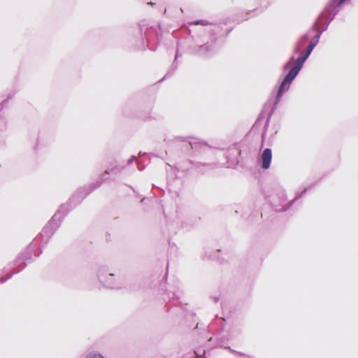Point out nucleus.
<instances>
[{"label":"nucleus","instance_id":"f257e3e1","mask_svg":"<svg viewBox=\"0 0 358 358\" xmlns=\"http://www.w3.org/2000/svg\"><path fill=\"white\" fill-rule=\"evenodd\" d=\"M232 28H223L220 24H212L208 31L199 30L192 34L188 29L177 43L176 59L181 56L180 51L187 52L203 59L215 55L220 50L224 38Z\"/></svg>","mask_w":358,"mask_h":358},{"label":"nucleus","instance_id":"f03ea898","mask_svg":"<svg viewBox=\"0 0 358 358\" xmlns=\"http://www.w3.org/2000/svg\"><path fill=\"white\" fill-rule=\"evenodd\" d=\"M241 331V325L238 322L229 324L224 318L215 315L208 326V332L200 333L197 341L199 345L194 348V352L197 357H203L210 349H227L228 341L238 335Z\"/></svg>","mask_w":358,"mask_h":358},{"label":"nucleus","instance_id":"7ed1b4c3","mask_svg":"<svg viewBox=\"0 0 358 358\" xmlns=\"http://www.w3.org/2000/svg\"><path fill=\"white\" fill-rule=\"evenodd\" d=\"M128 47L134 50L155 51L160 41L161 26L158 22L141 20L127 31Z\"/></svg>","mask_w":358,"mask_h":358},{"label":"nucleus","instance_id":"20e7f679","mask_svg":"<svg viewBox=\"0 0 358 358\" xmlns=\"http://www.w3.org/2000/svg\"><path fill=\"white\" fill-rule=\"evenodd\" d=\"M66 206H61L57 210L55 215L50 220L48 223L43 227L42 231L36 237V238L30 243L24 251L19 254L15 259V265H18L20 262L22 266L15 271V273H20L27 264L33 261V255L35 257H38L42 253V250L40 248L37 250L38 248H43L48 243L51 236L55 234L57 229L59 227L64 216L62 215V211Z\"/></svg>","mask_w":358,"mask_h":358},{"label":"nucleus","instance_id":"39448f33","mask_svg":"<svg viewBox=\"0 0 358 358\" xmlns=\"http://www.w3.org/2000/svg\"><path fill=\"white\" fill-rule=\"evenodd\" d=\"M287 73H286L285 77L282 78V80H281V82L278 86V90H277V92H276V94L275 96L274 103H273V104L271 108V110L266 119V121H265V123L264 125L263 131L262 134V143L265 140L266 131L268 128L270 120L271 118L272 115L273 114L274 111L276 110L277 106L280 102L282 96L284 95V94L285 92H287L289 90L291 84L294 80L296 77L298 76L295 73H294V71H292L290 69H287Z\"/></svg>","mask_w":358,"mask_h":358},{"label":"nucleus","instance_id":"423d86ee","mask_svg":"<svg viewBox=\"0 0 358 358\" xmlns=\"http://www.w3.org/2000/svg\"><path fill=\"white\" fill-rule=\"evenodd\" d=\"M347 0H329L315 21H318V29L322 32L327 30L330 23L340 11Z\"/></svg>","mask_w":358,"mask_h":358},{"label":"nucleus","instance_id":"0eeeda50","mask_svg":"<svg viewBox=\"0 0 358 358\" xmlns=\"http://www.w3.org/2000/svg\"><path fill=\"white\" fill-rule=\"evenodd\" d=\"M310 187H306L301 192H297L295 194L294 198L289 201L287 203L283 204L287 199L285 191L282 189L279 188L276 194L273 196L266 195V199L270 203L271 206L276 212H285L287 211L293 204L299 199L302 198L307 192L308 189Z\"/></svg>","mask_w":358,"mask_h":358},{"label":"nucleus","instance_id":"6e6552de","mask_svg":"<svg viewBox=\"0 0 358 358\" xmlns=\"http://www.w3.org/2000/svg\"><path fill=\"white\" fill-rule=\"evenodd\" d=\"M101 185V182L99 180H96L92 183L78 188L69 199L66 203L61 205L66 206V207L63 209V211H62V215L65 217L69 211L79 205L87 195H89L96 189L99 188Z\"/></svg>","mask_w":358,"mask_h":358},{"label":"nucleus","instance_id":"1a4fd4ad","mask_svg":"<svg viewBox=\"0 0 358 358\" xmlns=\"http://www.w3.org/2000/svg\"><path fill=\"white\" fill-rule=\"evenodd\" d=\"M245 142L236 143L230 145L226 151V159L228 168H235L247 154L244 150Z\"/></svg>","mask_w":358,"mask_h":358},{"label":"nucleus","instance_id":"9d476101","mask_svg":"<svg viewBox=\"0 0 358 358\" xmlns=\"http://www.w3.org/2000/svg\"><path fill=\"white\" fill-rule=\"evenodd\" d=\"M313 50L314 48H312V46L308 45L306 50L300 54L296 59L294 56H291L289 60L283 65L282 71H286L287 69H290L298 75Z\"/></svg>","mask_w":358,"mask_h":358},{"label":"nucleus","instance_id":"9b49d317","mask_svg":"<svg viewBox=\"0 0 358 358\" xmlns=\"http://www.w3.org/2000/svg\"><path fill=\"white\" fill-rule=\"evenodd\" d=\"M108 268L106 266H101L97 271V278L99 282L106 288L120 289L123 283L120 279H116L115 274L110 273L107 275Z\"/></svg>","mask_w":358,"mask_h":358},{"label":"nucleus","instance_id":"f8f14e48","mask_svg":"<svg viewBox=\"0 0 358 358\" xmlns=\"http://www.w3.org/2000/svg\"><path fill=\"white\" fill-rule=\"evenodd\" d=\"M190 137L171 136L166 137L164 141L170 145H176L185 152H189L196 147V143L189 141Z\"/></svg>","mask_w":358,"mask_h":358},{"label":"nucleus","instance_id":"ddd939ff","mask_svg":"<svg viewBox=\"0 0 358 358\" xmlns=\"http://www.w3.org/2000/svg\"><path fill=\"white\" fill-rule=\"evenodd\" d=\"M162 299L166 303V311H170L171 307L169 303H173L176 308L179 307L180 310L182 311V303L180 301V297L173 292L165 290L162 294Z\"/></svg>","mask_w":358,"mask_h":358},{"label":"nucleus","instance_id":"4468645a","mask_svg":"<svg viewBox=\"0 0 358 358\" xmlns=\"http://www.w3.org/2000/svg\"><path fill=\"white\" fill-rule=\"evenodd\" d=\"M272 160V150L271 148H265L260 155L259 164L260 166L264 169H268L271 163Z\"/></svg>","mask_w":358,"mask_h":358},{"label":"nucleus","instance_id":"2eb2a0df","mask_svg":"<svg viewBox=\"0 0 358 358\" xmlns=\"http://www.w3.org/2000/svg\"><path fill=\"white\" fill-rule=\"evenodd\" d=\"M309 31H310V33L314 31L316 32L315 35L311 38L310 43L308 44V45L312 46V48H315L316 45L318 44L320 37L323 33L320 29H318V21H315L313 22Z\"/></svg>","mask_w":358,"mask_h":358},{"label":"nucleus","instance_id":"dca6fc26","mask_svg":"<svg viewBox=\"0 0 358 358\" xmlns=\"http://www.w3.org/2000/svg\"><path fill=\"white\" fill-rule=\"evenodd\" d=\"M310 31H308L306 33L303 34L298 40V41L296 43L293 50L294 53H300L302 48L306 45V44L310 40Z\"/></svg>","mask_w":358,"mask_h":358},{"label":"nucleus","instance_id":"f3484780","mask_svg":"<svg viewBox=\"0 0 358 358\" xmlns=\"http://www.w3.org/2000/svg\"><path fill=\"white\" fill-rule=\"evenodd\" d=\"M15 260L13 263H10V264H8V266L7 267H5L3 268V272H6L7 271H9V270H13V272L8 274L6 276L1 277L0 278V284H3V283L6 282L8 280L10 279L13 277V275L15 273H16L15 271L22 266V264L21 262H20L18 264V265H15Z\"/></svg>","mask_w":358,"mask_h":358},{"label":"nucleus","instance_id":"a211bd4d","mask_svg":"<svg viewBox=\"0 0 358 358\" xmlns=\"http://www.w3.org/2000/svg\"><path fill=\"white\" fill-rule=\"evenodd\" d=\"M11 96H8L7 99H4L0 103V111L3 108L4 105L8 102V99H10ZM7 128V122L4 117L0 115V143L3 141V134L5 132Z\"/></svg>","mask_w":358,"mask_h":358},{"label":"nucleus","instance_id":"6ab92c4d","mask_svg":"<svg viewBox=\"0 0 358 358\" xmlns=\"http://www.w3.org/2000/svg\"><path fill=\"white\" fill-rule=\"evenodd\" d=\"M191 24L202 25V26L210 25V27L208 28H207L206 29H203V31H208L211 27L212 24H217V23L214 24V23L209 22L208 21L205 20H195V21L192 22L191 23ZM218 24H220L221 26H222V27L224 29L227 28L226 22H220V23H218Z\"/></svg>","mask_w":358,"mask_h":358},{"label":"nucleus","instance_id":"aec40b11","mask_svg":"<svg viewBox=\"0 0 358 358\" xmlns=\"http://www.w3.org/2000/svg\"><path fill=\"white\" fill-rule=\"evenodd\" d=\"M249 3H252L254 6H259L260 11L262 12L264 9L271 3V0H248Z\"/></svg>","mask_w":358,"mask_h":358},{"label":"nucleus","instance_id":"412c9836","mask_svg":"<svg viewBox=\"0 0 358 358\" xmlns=\"http://www.w3.org/2000/svg\"><path fill=\"white\" fill-rule=\"evenodd\" d=\"M219 250H217L216 252H213L210 249H206L203 253L201 255V257L203 259H218V256L217 253L220 252Z\"/></svg>","mask_w":358,"mask_h":358},{"label":"nucleus","instance_id":"4be33fe9","mask_svg":"<svg viewBox=\"0 0 358 358\" xmlns=\"http://www.w3.org/2000/svg\"><path fill=\"white\" fill-rule=\"evenodd\" d=\"M194 166L198 170L199 172L203 173H204L203 168H207L208 169H212L214 168L215 165L213 164H202L201 162H196L194 164Z\"/></svg>","mask_w":358,"mask_h":358},{"label":"nucleus","instance_id":"5701e85b","mask_svg":"<svg viewBox=\"0 0 358 358\" xmlns=\"http://www.w3.org/2000/svg\"><path fill=\"white\" fill-rule=\"evenodd\" d=\"M176 59L175 58L173 62L172 63L171 66H170L169 69L168 70L166 74L161 79L159 80V83H162L166 76H171L174 73V72L176 71V70L178 68V64L176 63Z\"/></svg>","mask_w":358,"mask_h":358},{"label":"nucleus","instance_id":"b1692460","mask_svg":"<svg viewBox=\"0 0 358 358\" xmlns=\"http://www.w3.org/2000/svg\"><path fill=\"white\" fill-rule=\"evenodd\" d=\"M227 350L237 358H253L254 357L250 355H246L242 352H239L236 350H234V349L231 348V347H227Z\"/></svg>","mask_w":358,"mask_h":358},{"label":"nucleus","instance_id":"393cba45","mask_svg":"<svg viewBox=\"0 0 358 358\" xmlns=\"http://www.w3.org/2000/svg\"><path fill=\"white\" fill-rule=\"evenodd\" d=\"M110 174V172L109 169L105 170V171L100 176L99 181L101 182V183L106 180H107L109 178V175Z\"/></svg>","mask_w":358,"mask_h":358},{"label":"nucleus","instance_id":"a878e982","mask_svg":"<svg viewBox=\"0 0 358 358\" xmlns=\"http://www.w3.org/2000/svg\"><path fill=\"white\" fill-rule=\"evenodd\" d=\"M168 267H169V264H167V266H166V273L164 275V276L163 277V279L162 280V282H160V289H163V287H164L165 285V282L166 281V279H167V276H168Z\"/></svg>","mask_w":358,"mask_h":358},{"label":"nucleus","instance_id":"bb28decb","mask_svg":"<svg viewBox=\"0 0 358 358\" xmlns=\"http://www.w3.org/2000/svg\"><path fill=\"white\" fill-rule=\"evenodd\" d=\"M85 358H103V357L99 353L90 352L86 355Z\"/></svg>","mask_w":358,"mask_h":358},{"label":"nucleus","instance_id":"cd10ccee","mask_svg":"<svg viewBox=\"0 0 358 358\" xmlns=\"http://www.w3.org/2000/svg\"><path fill=\"white\" fill-rule=\"evenodd\" d=\"M124 167L119 168L117 166H115L114 167H112L110 169H109L110 173L113 174H117L118 173H120Z\"/></svg>","mask_w":358,"mask_h":358},{"label":"nucleus","instance_id":"c85d7f7f","mask_svg":"<svg viewBox=\"0 0 358 358\" xmlns=\"http://www.w3.org/2000/svg\"><path fill=\"white\" fill-rule=\"evenodd\" d=\"M136 163L137 168H138V169L140 171H141L144 170V169H145V166H144V165L141 162V161L137 160V161L136 162Z\"/></svg>","mask_w":358,"mask_h":358},{"label":"nucleus","instance_id":"c756f323","mask_svg":"<svg viewBox=\"0 0 358 358\" xmlns=\"http://www.w3.org/2000/svg\"><path fill=\"white\" fill-rule=\"evenodd\" d=\"M136 157H135L134 155H132V156H131V157L127 160V165H131V164H133V162H134V161H136V162L137 161V160H136Z\"/></svg>","mask_w":358,"mask_h":358},{"label":"nucleus","instance_id":"7c9ffc66","mask_svg":"<svg viewBox=\"0 0 358 358\" xmlns=\"http://www.w3.org/2000/svg\"><path fill=\"white\" fill-rule=\"evenodd\" d=\"M212 300L214 301V303H217L220 300L218 296H213L212 297Z\"/></svg>","mask_w":358,"mask_h":358},{"label":"nucleus","instance_id":"2f4dec72","mask_svg":"<svg viewBox=\"0 0 358 358\" xmlns=\"http://www.w3.org/2000/svg\"><path fill=\"white\" fill-rule=\"evenodd\" d=\"M257 10H258V8H255L254 10H250V13H254V12H256Z\"/></svg>","mask_w":358,"mask_h":358},{"label":"nucleus","instance_id":"473e14b6","mask_svg":"<svg viewBox=\"0 0 358 358\" xmlns=\"http://www.w3.org/2000/svg\"><path fill=\"white\" fill-rule=\"evenodd\" d=\"M167 180H168V183H169V182L171 180V176H167Z\"/></svg>","mask_w":358,"mask_h":358},{"label":"nucleus","instance_id":"72a5a7b5","mask_svg":"<svg viewBox=\"0 0 358 358\" xmlns=\"http://www.w3.org/2000/svg\"><path fill=\"white\" fill-rule=\"evenodd\" d=\"M196 329H199V323H197L196 327Z\"/></svg>","mask_w":358,"mask_h":358},{"label":"nucleus","instance_id":"f704fd0d","mask_svg":"<svg viewBox=\"0 0 358 358\" xmlns=\"http://www.w3.org/2000/svg\"><path fill=\"white\" fill-rule=\"evenodd\" d=\"M168 167H169L170 169H172V166H171L168 165Z\"/></svg>","mask_w":358,"mask_h":358},{"label":"nucleus","instance_id":"c9c22d12","mask_svg":"<svg viewBox=\"0 0 358 358\" xmlns=\"http://www.w3.org/2000/svg\"><path fill=\"white\" fill-rule=\"evenodd\" d=\"M161 192H162V193L164 194V191L163 190V189H159Z\"/></svg>","mask_w":358,"mask_h":358},{"label":"nucleus","instance_id":"e433bc0d","mask_svg":"<svg viewBox=\"0 0 358 358\" xmlns=\"http://www.w3.org/2000/svg\"><path fill=\"white\" fill-rule=\"evenodd\" d=\"M38 145V142L36 143V146L34 147V149L36 150V146Z\"/></svg>","mask_w":358,"mask_h":358},{"label":"nucleus","instance_id":"4c0bfd02","mask_svg":"<svg viewBox=\"0 0 358 358\" xmlns=\"http://www.w3.org/2000/svg\"><path fill=\"white\" fill-rule=\"evenodd\" d=\"M158 358H166V357H163V356H160V357H159Z\"/></svg>","mask_w":358,"mask_h":358},{"label":"nucleus","instance_id":"58836bf2","mask_svg":"<svg viewBox=\"0 0 358 358\" xmlns=\"http://www.w3.org/2000/svg\"><path fill=\"white\" fill-rule=\"evenodd\" d=\"M250 14V13H246L245 15L248 16Z\"/></svg>","mask_w":358,"mask_h":358},{"label":"nucleus","instance_id":"ea45409f","mask_svg":"<svg viewBox=\"0 0 358 358\" xmlns=\"http://www.w3.org/2000/svg\"><path fill=\"white\" fill-rule=\"evenodd\" d=\"M235 213H238V210H235Z\"/></svg>","mask_w":358,"mask_h":358},{"label":"nucleus","instance_id":"a19ab883","mask_svg":"<svg viewBox=\"0 0 358 358\" xmlns=\"http://www.w3.org/2000/svg\"><path fill=\"white\" fill-rule=\"evenodd\" d=\"M248 19V17H246L244 20H247Z\"/></svg>","mask_w":358,"mask_h":358},{"label":"nucleus","instance_id":"79ce46f5","mask_svg":"<svg viewBox=\"0 0 358 358\" xmlns=\"http://www.w3.org/2000/svg\"><path fill=\"white\" fill-rule=\"evenodd\" d=\"M253 358H255V357H253Z\"/></svg>","mask_w":358,"mask_h":358}]
</instances>
